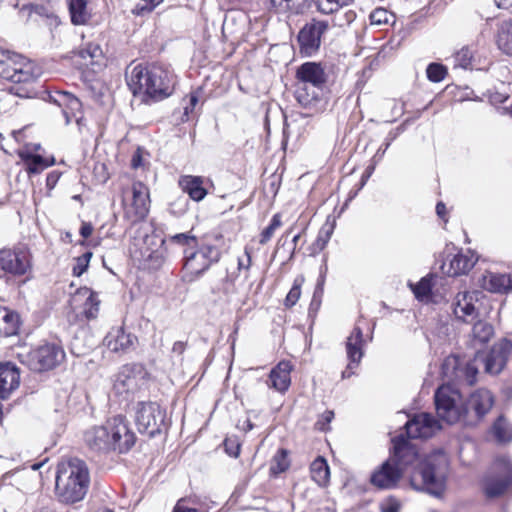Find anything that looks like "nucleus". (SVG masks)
<instances>
[{"mask_svg": "<svg viewBox=\"0 0 512 512\" xmlns=\"http://www.w3.org/2000/svg\"><path fill=\"white\" fill-rule=\"evenodd\" d=\"M169 240L180 245H189L190 242H196L195 236H192L188 233L175 234L170 236Z\"/></svg>", "mask_w": 512, "mask_h": 512, "instance_id": "603ef678", "label": "nucleus"}, {"mask_svg": "<svg viewBox=\"0 0 512 512\" xmlns=\"http://www.w3.org/2000/svg\"><path fill=\"white\" fill-rule=\"evenodd\" d=\"M369 18L371 25L379 27L388 24H393L395 22L394 14L385 8H377L373 10Z\"/></svg>", "mask_w": 512, "mask_h": 512, "instance_id": "ea45409f", "label": "nucleus"}, {"mask_svg": "<svg viewBox=\"0 0 512 512\" xmlns=\"http://www.w3.org/2000/svg\"><path fill=\"white\" fill-rule=\"evenodd\" d=\"M356 18V13L352 10L346 11L343 16H338L335 18V25L337 26H345L352 23Z\"/></svg>", "mask_w": 512, "mask_h": 512, "instance_id": "864d4df0", "label": "nucleus"}, {"mask_svg": "<svg viewBox=\"0 0 512 512\" xmlns=\"http://www.w3.org/2000/svg\"><path fill=\"white\" fill-rule=\"evenodd\" d=\"M60 176H61V173H59V172H57V171H52V172H50V173L47 175V179H46L47 186H48L49 188H53V187L57 184V182H58V180H59Z\"/></svg>", "mask_w": 512, "mask_h": 512, "instance_id": "bf43d9fd", "label": "nucleus"}, {"mask_svg": "<svg viewBox=\"0 0 512 512\" xmlns=\"http://www.w3.org/2000/svg\"><path fill=\"white\" fill-rule=\"evenodd\" d=\"M492 433L498 442H509L512 440V424L500 416L493 424Z\"/></svg>", "mask_w": 512, "mask_h": 512, "instance_id": "e433bc0d", "label": "nucleus"}, {"mask_svg": "<svg viewBox=\"0 0 512 512\" xmlns=\"http://www.w3.org/2000/svg\"><path fill=\"white\" fill-rule=\"evenodd\" d=\"M281 225H282L281 215L278 213L273 215L270 224L265 229H263V231L261 232L259 243L261 245H265L267 242H269L271 240V238L273 237L275 231L278 228H280Z\"/></svg>", "mask_w": 512, "mask_h": 512, "instance_id": "37998d69", "label": "nucleus"}, {"mask_svg": "<svg viewBox=\"0 0 512 512\" xmlns=\"http://www.w3.org/2000/svg\"><path fill=\"white\" fill-rule=\"evenodd\" d=\"M434 402L438 417L448 423L455 424L463 422L466 425H473L474 420L458 389L450 384L440 386L434 394Z\"/></svg>", "mask_w": 512, "mask_h": 512, "instance_id": "39448f33", "label": "nucleus"}, {"mask_svg": "<svg viewBox=\"0 0 512 512\" xmlns=\"http://www.w3.org/2000/svg\"><path fill=\"white\" fill-rule=\"evenodd\" d=\"M86 445L97 452L128 451L135 443V435L129 430L124 418L116 416L103 426H95L84 434Z\"/></svg>", "mask_w": 512, "mask_h": 512, "instance_id": "7ed1b4c3", "label": "nucleus"}, {"mask_svg": "<svg viewBox=\"0 0 512 512\" xmlns=\"http://www.w3.org/2000/svg\"><path fill=\"white\" fill-rule=\"evenodd\" d=\"M221 258V250L218 246L203 243L195 251H185L183 265L184 277L192 282L203 275L213 264Z\"/></svg>", "mask_w": 512, "mask_h": 512, "instance_id": "0eeeda50", "label": "nucleus"}, {"mask_svg": "<svg viewBox=\"0 0 512 512\" xmlns=\"http://www.w3.org/2000/svg\"><path fill=\"white\" fill-rule=\"evenodd\" d=\"M91 257L92 253L86 252L76 259V264L73 267V274L75 276H81L87 270Z\"/></svg>", "mask_w": 512, "mask_h": 512, "instance_id": "8fccbe9b", "label": "nucleus"}, {"mask_svg": "<svg viewBox=\"0 0 512 512\" xmlns=\"http://www.w3.org/2000/svg\"><path fill=\"white\" fill-rule=\"evenodd\" d=\"M0 76L15 83L29 82L37 76L35 65L20 54L0 51Z\"/></svg>", "mask_w": 512, "mask_h": 512, "instance_id": "6e6552de", "label": "nucleus"}, {"mask_svg": "<svg viewBox=\"0 0 512 512\" xmlns=\"http://www.w3.org/2000/svg\"><path fill=\"white\" fill-rule=\"evenodd\" d=\"M184 499H180L172 512H198L195 508H188L183 505Z\"/></svg>", "mask_w": 512, "mask_h": 512, "instance_id": "680f3d73", "label": "nucleus"}, {"mask_svg": "<svg viewBox=\"0 0 512 512\" xmlns=\"http://www.w3.org/2000/svg\"><path fill=\"white\" fill-rule=\"evenodd\" d=\"M290 466V461L288 459V453L285 449H280L273 457L270 471L274 475H278L284 471H286Z\"/></svg>", "mask_w": 512, "mask_h": 512, "instance_id": "a19ab883", "label": "nucleus"}, {"mask_svg": "<svg viewBox=\"0 0 512 512\" xmlns=\"http://www.w3.org/2000/svg\"><path fill=\"white\" fill-rule=\"evenodd\" d=\"M493 404L494 397L487 389H479L470 395L465 403V408L468 409L474 420L473 425L491 410Z\"/></svg>", "mask_w": 512, "mask_h": 512, "instance_id": "6ab92c4d", "label": "nucleus"}, {"mask_svg": "<svg viewBox=\"0 0 512 512\" xmlns=\"http://www.w3.org/2000/svg\"><path fill=\"white\" fill-rule=\"evenodd\" d=\"M90 484V473L86 463L78 458H71L59 463L56 475V495L63 503L81 501Z\"/></svg>", "mask_w": 512, "mask_h": 512, "instance_id": "20e7f679", "label": "nucleus"}, {"mask_svg": "<svg viewBox=\"0 0 512 512\" xmlns=\"http://www.w3.org/2000/svg\"><path fill=\"white\" fill-rule=\"evenodd\" d=\"M476 262L477 257L470 251L466 253L459 252L449 260V267L445 270V273L449 276L466 274L473 268Z\"/></svg>", "mask_w": 512, "mask_h": 512, "instance_id": "bb28decb", "label": "nucleus"}, {"mask_svg": "<svg viewBox=\"0 0 512 512\" xmlns=\"http://www.w3.org/2000/svg\"><path fill=\"white\" fill-rule=\"evenodd\" d=\"M252 265V257L250 250L246 247L242 256L238 257L237 268L238 271L248 272Z\"/></svg>", "mask_w": 512, "mask_h": 512, "instance_id": "3c124183", "label": "nucleus"}, {"mask_svg": "<svg viewBox=\"0 0 512 512\" xmlns=\"http://www.w3.org/2000/svg\"><path fill=\"white\" fill-rule=\"evenodd\" d=\"M144 242L147 245L159 243L160 249H157L155 251H150L149 249H146L145 251L142 252V257L147 261H153L157 265H160L164 259L162 247L165 244L166 240L163 238H159L156 235H151L146 236Z\"/></svg>", "mask_w": 512, "mask_h": 512, "instance_id": "c9c22d12", "label": "nucleus"}, {"mask_svg": "<svg viewBox=\"0 0 512 512\" xmlns=\"http://www.w3.org/2000/svg\"><path fill=\"white\" fill-rule=\"evenodd\" d=\"M15 104V98L9 93L0 96V111L7 112Z\"/></svg>", "mask_w": 512, "mask_h": 512, "instance_id": "5fc2aeb1", "label": "nucleus"}, {"mask_svg": "<svg viewBox=\"0 0 512 512\" xmlns=\"http://www.w3.org/2000/svg\"><path fill=\"white\" fill-rule=\"evenodd\" d=\"M0 268L14 275H24L30 268L29 253L24 249H1Z\"/></svg>", "mask_w": 512, "mask_h": 512, "instance_id": "2eb2a0df", "label": "nucleus"}, {"mask_svg": "<svg viewBox=\"0 0 512 512\" xmlns=\"http://www.w3.org/2000/svg\"><path fill=\"white\" fill-rule=\"evenodd\" d=\"M454 66L467 69L471 65L472 52L469 48L463 47L453 56Z\"/></svg>", "mask_w": 512, "mask_h": 512, "instance_id": "49530a36", "label": "nucleus"}, {"mask_svg": "<svg viewBox=\"0 0 512 512\" xmlns=\"http://www.w3.org/2000/svg\"><path fill=\"white\" fill-rule=\"evenodd\" d=\"M305 1L306 0H270L272 7L280 12L297 10L300 4Z\"/></svg>", "mask_w": 512, "mask_h": 512, "instance_id": "09e8293b", "label": "nucleus"}, {"mask_svg": "<svg viewBox=\"0 0 512 512\" xmlns=\"http://www.w3.org/2000/svg\"><path fill=\"white\" fill-rule=\"evenodd\" d=\"M235 290V286H234V283L232 282H225L224 284V292L227 294V302L229 303H232L234 302V298L232 297V295H230V292H234Z\"/></svg>", "mask_w": 512, "mask_h": 512, "instance_id": "e2e57ef3", "label": "nucleus"}, {"mask_svg": "<svg viewBox=\"0 0 512 512\" xmlns=\"http://www.w3.org/2000/svg\"><path fill=\"white\" fill-rule=\"evenodd\" d=\"M375 164H371L367 167L364 175L362 176V182H361V187H363L367 181V179L372 175V173L374 172L375 170Z\"/></svg>", "mask_w": 512, "mask_h": 512, "instance_id": "338daca9", "label": "nucleus"}, {"mask_svg": "<svg viewBox=\"0 0 512 512\" xmlns=\"http://www.w3.org/2000/svg\"><path fill=\"white\" fill-rule=\"evenodd\" d=\"M292 365L289 361L279 362L269 374L268 386L280 393L288 390L291 384Z\"/></svg>", "mask_w": 512, "mask_h": 512, "instance_id": "393cba45", "label": "nucleus"}, {"mask_svg": "<svg viewBox=\"0 0 512 512\" xmlns=\"http://www.w3.org/2000/svg\"><path fill=\"white\" fill-rule=\"evenodd\" d=\"M303 283L304 277L302 275H299L295 278L293 286L286 296L285 306L292 307L297 303L301 295V286Z\"/></svg>", "mask_w": 512, "mask_h": 512, "instance_id": "c03bdc74", "label": "nucleus"}, {"mask_svg": "<svg viewBox=\"0 0 512 512\" xmlns=\"http://www.w3.org/2000/svg\"><path fill=\"white\" fill-rule=\"evenodd\" d=\"M51 101L62 109L65 123L68 125L72 120L79 121L78 114L81 113L82 104L73 94L59 91L50 96Z\"/></svg>", "mask_w": 512, "mask_h": 512, "instance_id": "aec40b11", "label": "nucleus"}, {"mask_svg": "<svg viewBox=\"0 0 512 512\" xmlns=\"http://www.w3.org/2000/svg\"><path fill=\"white\" fill-rule=\"evenodd\" d=\"M127 84L134 96L143 102L160 101L172 94L173 75L160 66H135L128 76Z\"/></svg>", "mask_w": 512, "mask_h": 512, "instance_id": "f03ea898", "label": "nucleus"}, {"mask_svg": "<svg viewBox=\"0 0 512 512\" xmlns=\"http://www.w3.org/2000/svg\"><path fill=\"white\" fill-rule=\"evenodd\" d=\"M433 279L432 275H428L423 277L418 283L413 284L409 282V287L411 288L415 298L421 302H429L431 300V291L433 288Z\"/></svg>", "mask_w": 512, "mask_h": 512, "instance_id": "473e14b6", "label": "nucleus"}, {"mask_svg": "<svg viewBox=\"0 0 512 512\" xmlns=\"http://www.w3.org/2000/svg\"><path fill=\"white\" fill-rule=\"evenodd\" d=\"M185 105L183 107L184 112L181 117V121H188L190 115L194 112L196 105L199 101V94L197 91L191 92L186 98L183 99Z\"/></svg>", "mask_w": 512, "mask_h": 512, "instance_id": "de8ad7c7", "label": "nucleus"}, {"mask_svg": "<svg viewBox=\"0 0 512 512\" xmlns=\"http://www.w3.org/2000/svg\"><path fill=\"white\" fill-rule=\"evenodd\" d=\"M64 358L65 352L61 346L55 343H45L28 353L27 364L31 370L41 372L53 369Z\"/></svg>", "mask_w": 512, "mask_h": 512, "instance_id": "f8f14e48", "label": "nucleus"}, {"mask_svg": "<svg viewBox=\"0 0 512 512\" xmlns=\"http://www.w3.org/2000/svg\"><path fill=\"white\" fill-rule=\"evenodd\" d=\"M71 22L74 25H84L92 17L89 0H68Z\"/></svg>", "mask_w": 512, "mask_h": 512, "instance_id": "c756f323", "label": "nucleus"}, {"mask_svg": "<svg viewBox=\"0 0 512 512\" xmlns=\"http://www.w3.org/2000/svg\"><path fill=\"white\" fill-rule=\"evenodd\" d=\"M72 305L82 306V313L86 319H95L99 313L100 300L95 292L87 287L80 288L72 297Z\"/></svg>", "mask_w": 512, "mask_h": 512, "instance_id": "412c9836", "label": "nucleus"}, {"mask_svg": "<svg viewBox=\"0 0 512 512\" xmlns=\"http://www.w3.org/2000/svg\"><path fill=\"white\" fill-rule=\"evenodd\" d=\"M19 327V315L7 308L0 307V334L6 337L15 335Z\"/></svg>", "mask_w": 512, "mask_h": 512, "instance_id": "2f4dec72", "label": "nucleus"}, {"mask_svg": "<svg viewBox=\"0 0 512 512\" xmlns=\"http://www.w3.org/2000/svg\"><path fill=\"white\" fill-rule=\"evenodd\" d=\"M436 213L437 215L444 219V217L446 216V206L443 202H438L437 205H436Z\"/></svg>", "mask_w": 512, "mask_h": 512, "instance_id": "774afa93", "label": "nucleus"}, {"mask_svg": "<svg viewBox=\"0 0 512 512\" xmlns=\"http://www.w3.org/2000/svg\"><path fill=\"white\" fill-rule=\"evenodd\" d=\"M134 411L135 424L140 433L154 436L161 432L165 425L166 413L159 404L152 401L138 402Z\"/></svg>", "mask_w": 512, "mask_h": 512, "instance_id": "1a4fd4ad", "label": "nucleus"}, {"mask_svg": "<svg viewBox=\"0 0 512 512\" xmlns=\"http://www.w3.org/2000/svg\"><path fill=\"white\" fill-rule=\"evenodd\" d=\"M93 232V226L90 223H83L80 228V234L83 238H88Z\"/></svg>", "mask_w": 512, "mask_h": 512, "instance_id": "0e129e2a", "label": "nucleus"}, {"mask_svg": "<svg viewBox=\"0 0 512 512\" xmlns=\"http://www.w3.org/2000/svg\"><path fill=\"white\" fill-rule=\"evenodd\" d=\"M149 373L140 364L122 366L113 380V392L125 401L131 400L137 393L146 390Z\"/></svg>", "mask_w": 512, "mask_h": 512, "instance_id": "423d86ee", "label": "nucleus"}, {"mask_svg": "<svg viewBox=\"0 0 512 512\" xmlns=\"http://www.w3.org/2000/svg\"><path fill=\"white\" fill-rule=\"evenodd\" d=\"M482 286L492 293L507 294L512 291V273L488 272L483 276Z\"/></svg>", "mask_w": 512, "mask_h": 512, "instance_id": "a878e982", "label": "nucleus"}, {"mask_svg": "<svg viewBox=\"0 0 512 512\" xmlns=\"http://www.w3.org/2000/svg\"><path fill=\"white\" fill-rule=\"evenodd\" d=\"M393 455L371 474L370 482L378 489L388 490L397 486L404 470L417 462L410 476L415 490H425L438 496L444 490L448 467L447 456L436 451L419 460L417 449L403 436L393 438Z\"/></svg>", "mask_w": 512, "mask_h": 512, "instance_id": "f257e3e1", "label": "nucleus"}, {"mask_svg": "<svg viewBox=\"0 0 512 512\" xmlns=\"http://www.w3.org/2000/svg\"><path fill=\"white\" fill-rule=\"evenodd\" d=\"M149 209V189L142 182H134L131 187V199H124V217L134 224L144 220Z\"/></svg>", "mask_w": 512, "mask_h": 512, "instance_id": "9b49d317", "label": "nucleus"}, {"mask_svg": "<svg viewBox=\"0 0 512 512\" xmlns=\"http://www.w3.org/2000/svg\"><path fill=\"white\" fill-rule=\"evenodd\" d=\"M79 56L85 60L89 59L91 65H100L103 60V51L100 45L88 43L79 51Z\"/></svg>", "mask_w": 512, "mask_h": 512, "instance_id": "58836bf2", "label": "nucleus"}, {"mask_svg": "<svg viewBox=\"0 0 512 512\" xmlns=\"http://www.w3.org/2000/svg\"><path fill=\"white\" fill-rule=\"evenodd\" d=\"M494 334L493 326L487 322L478 321L474 324L472 329V335L474 341L480 344L487 343Z\"/></svg>", "mask_w": 512, "mask_h": 512, "instance_id": "4c0bfd02", "label": "nucleus"}, {"mask_svg": "<svg viewBox=\"0 0 512 512\" xmlns=\"http://www.w3.org/2000/svg\"><path fill=\"white\" fill-rule=\"evenodd\" d=\"M400 503L394 498H388L381 505L382 512H399Z\"/></svg>", "mask_w": 512, "mask_h": 512, "instance_id": "4d7b16f0", "label": "nucleus"}, {"mask_svg": "<svg viewBox=\"0 0 512 512\" xmlns=\"http://www.w3.org/2000/svg\"><path fill=\"white\" fill-rule=\"evenodd\" d=\"M512 483V463L506 456L498 457L484 480V492L487 497L502 495Z\"/></svg>", "mask_w": 512, "mask_h": 512, "instance_id": "9d476101", "label": "nucleus"}, {"mask_svg": "<svg viewBox=\"0 0 512 512\" xmlns=\"http://www.w3.org/2000/svg\"><path fill=\"white\" fill-rule=\"evenodd\" d=\"M186 349V343L185 342H182V341H177L173 344V347H172V352L173 353H176L178 355H181L183 354V352L185 351Z\"/></svg>", "mask_w": 512, "mask_h": 512, "instance_id": "69168bd1", "label": "nucleus"}, {"mask_svg": "<svg viewBox=\"0 0 512 512\" xmlns=\"http://www.w3.org/2000/svg\"><path fill=\"white\" fill-rule=\"evenodd\" d=\"M481 292L479 291H463L459 292L453 303V311L455 316L464 321L472 322L478 317V308L476 303L479 300Z\"/></svg>", "mask_w": 512, "mask_h": 512, "instance_id": "f3484780", "label": "nucleus"}, {"mask_svg": "<svg viewBox=\"0 0 512 512\" xmlns=\"http://www.w3.org/2000/svg\"><path fill=\"white\" fill-rule=\"evenodd\" d=\"M477 373H478V369H477L475 363L474 362L467 363V365L465 367V375H466L467 382L470 385L475 383Z\"/></svg>", "mask_w": 512, "mask_h": 512, "instance_id": "6e6d98bb", "label": "nucleus"}, {"mask_svg": "<svg viewBox=\"0 0 512 512\" xmlns=\"http://www.w3.org/2000/svg\"><path fill=\"white\" fill-rule=\"evenodd\" d=\"M334 417V412L333 411H325L322 416H321V419L317 422V426L320 430H326L327 429V425L332 421Z\"/></svg>", "mask_w": 512, "mask_h": 512, "instance_id": "13d9d810", "label": "nucleus"}, {"mask_svg": "<svg viewBox=\"0 0 512 512\" xmlns=\"http://www.w3.org/2000/svg\"><path fill=\"white\" fill-rule=\"evenodd\" d=\"M363 344L364 340L362 329L356 325L346 342V352L349 364L346 370L342 373L343 378L350 377L354 373L353 369L360 363L363 357Z\"/></svg>", "mask_w": 512, "mask_h": 512, "instance_id": "a211bd4d", "label": "nucleus"}, {"mask_svg": "<svg viewBox=\"0 0 512 512\" xmlns=\"http://www.w3.org/2000/svg\"><path fill=\"white\" fill-rule=\"evenodd\" d=\"M354 0H316L318 10L324 14L337 12L340 8L350 5Z\"/></svg>", "mask_w": 512, "mask_h": 512, "instance_id": "79ce46f5", "label": "nucleus"}, {"mask_svg": "<svg viewBox=\"0 0 512 512\" xmlns=\"http://www.w3.org/2000/svg\"><path fill=\"white\" fill-rule=\"evenodd\" d=\"M312 479L320 486L329 482L330 470L327 461L323 457L316 458L310 465Z\"/></svg>", "mask_w": 512, "mask_h": 512, "instance_id": "72a5a7b5", "label": "nucleus"}, {"mask_svg": "<svg viewBox=\"0 0 512 512\" xmlns=\"http://www.w3.org/2000/svg\"><path fill=\"white\" fill-rule=\"evenodd\" d=\"M20 374L17 366L11 362L0 363V398L7 399L18 388Z\"/></svg>", "mask_w": 512, "mask_h": 512, "instance_id": "b1692460", "label": "nucleus"}, {"mask_svg": "<svg viewBox=\"0 0 512 512\" xmlns=\"http://www.w3.org/2000/svg\"><path fill=\"white\" fill-rule=\"evenodd\" d=\"M511 353L512 341L507 338L498 340L484 360L485 371L494 375L500 373L505 367Z\"/></svg>", "mask_w": 512, "mask_h": 512, "instance_id": "4468645a", "label": "nucleus"}, {"mask_svg": "<svg viewBox=\"0 0 512 512\" xmlns=\"http://www.w3.org/2000/svg\"><path fill=\"white\" fill-rule=\"evenodd\" d=\"M496 44L504 54L512 57V19H505L498 23Z\"/></svg>", "mask_w": 512, "mask_h": 512, "instance_id": "7c9ffc66", "label": "nucleus"}, {"mask_svg": "<svg viewBox=\"0 0 512 512\" xmlns=\"http://www.w3.org/2000/svg\"><path fill=\"white\" fill-rule=\"evenodd\" d=\"M320 89L312 87L309 88V85H305L302 83H298L295 98L297 102L303 107L312 106L319 98Z\"/></svg>", "mask_w": 512, "mask_h": 512, "instance_id": "f704fd0d", "label": "nucleus"}, {"mask_svg": "<svg viewBox=\"0 0 512 512\" xmlns=\"http://www.w3.org/2000/svg\"><path fill=\"white\" fill-rule=\"evenodd\" d=\"M409 438H429L440 428L439 421L429 413H419L409 420L406 425Z\"/></svg>", "mask_w": 512, "mask_h": 512, "instance_id": "dca6fc26", "label": "nucleus"}, {"mask_svg": "<svg viewBox=\"0 0 512 512\" xmlns=\"http://www.w3.org/2000/svg\"><path fill=\"white\" fill-rule=\"evenodd\" d=\"M426 73H427V77L430 81L437 83V82L444 80V78L447 74V69L442 64L431 63L428 65V67L426 69Z\"/></svg>", "mask_w": 512, "mask_h": 512, "instance_id": "a18cd8bd", "label": "nucleus"}, {"mask_svg": "<svg viewBox=\"0 0 512 512\" xmlns=\"http://www.w3.org/2000/svg\"><path fill=\"white\" fill-rule=\"evenodd\" d=\"M135 340L136 337L122 327H115L104 338V345L112 352L126 353L133 347Z\"/></svg>", "mask_w": 512, "mask_h": 512, "instance_id": "4be33fe9", "label": "nucleus"}, {"mask_svg": "<svg viewBox=\"0 0 512 512\" xmlns=\"http://www.w3.org/2000/svg\"><path fill=\"white\" fill-rule=\"evenodd\" d=\"M204 179L201 176L184 175L179 179V186L194 201H201L207 195L203 186Z\"/></svg>", "mask_w": 512, "mask_h": 512, "instance_id": "cd10ccee", "label": "nucleus"}, {"mask_svg": "<svg viewBox=\"0 0 512 512\" xmlns=\"http://www.w3.org/2000/svg\"><path fill=\"white\" fill-rule=\"evenodd\" d=\"M327 29L328 23L325 21H312L306 24L298 35L301 52L307 56L315 53L319 49L321 37Z\"/></svg>", "mask_w": 512, "mask_h": 512, "instance_id": "ddd939ff", "label": "nucleus"}, {"mask_svg": "<svg viewBox=\"0 0 512 512\" xmlns=\"http://www.w3.org/2000/svg\"><path fill=\"white\" fill-rule=\"evenodd\" d=\"M19 157L24 161L26 171L29 174H39L55 163L54 157L43 158L41 155L33 154V152L28 149L19 151Z\"/></svg>", "mask_w": 512, "mask_h": 512, "instance_id": "c85d7f7f", "label": "nucleus"}, {"mask_svg": "<svg viewBox=\"0 0 512 512\" xmlns=\"http://www.w3.org/2000/svg\"><path fill=\"white\" fill-rule=\"evenodd\" d=\"M299 83L310 85L321 90L326 82V74L320 64L315 62H306L302 64L296 72Z\"/></svg>", "mask_w": 512, "mask_h": 512, "instance_id": "5701e85b", "label": "nucleus"}, {"mask_svg": "<svg viewBox=\"0 0 512 512\" xmlns=\"http://www.w3.org/2000/svg\"><path fill=\"white\" fill-rule=\"evenodd\" d=\"M390 146V142H387L384 146V148L382 149L381 147L377 150V152L375 153V155L373 156L372 158V163L377 165V163L382 159V157L384 156L386 150L388 149V147Z\"/></svg>", "mask_w": 512, "mask_h": 512, "instance_id": "052dcab7", "label": "nucleus"}]
</instances>
